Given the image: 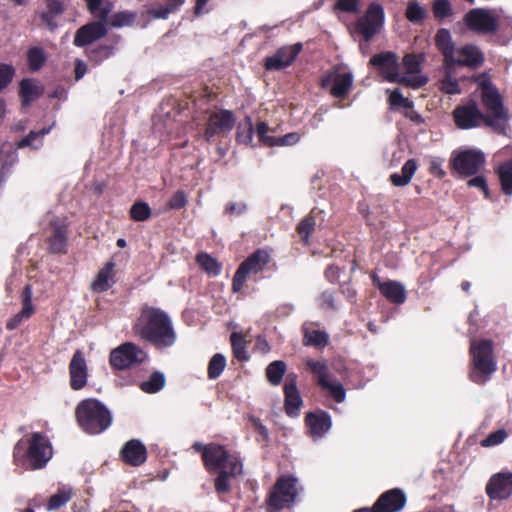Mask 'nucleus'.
<instances>
[{"instance_id":"obj_54","label":"nucleus","mask_w":512,"mask_h":512,"mask_svg":"<svg viewBox=\"0 0 512 512\" xmlns=\"http://www.w3.org/2000/svg\"><path fill=\"white\" fill-rule=\"evenodd\" d=\"M15 73L14 68L11 65L1 63L0 64V90L4 89L9 85L13 79Z\"/></svg>"},{"instance_id":"obj_30","label":"nucleus","mask_w":512,"mask_h":512,"mask_svg":"<svg viewBox=\"0 0 512 512\" xmlns=\"http://www.w3.org/2000/svg\"><path fill=\"white\" fill-rule=\"evenodd\" d=\"M374 283L378 286L380 292L391 302L402 304L406 300L405 287L397 281L380 282L377 276L373 277Z\"/></svg>"},{"instance_id":"obj_57","label":"nucleus","mask_w":512,"mask_h":512,"mask_svg":"<svg viewBox=\"0 0 512 512\" xmlns=\"http://www.w3.org/2000/svg\"><path fill=\"white\" fill-rule=\"evenodd\" d=\"M253 127L251 121L248 119L244 125L239 127L238 141L244 144H249L252 141Z\"/></svg>"},{"instance_id":"obj_19","label":"nucleus","mask_w":512,"mask_h":512,"mask_svg":"<svg viewBox=\"0 0 512 512\" xmlns=\"http://www.w3.org/2000/svg\"><path fill=\"white\" fill-rule=\"evenodd\" d=\"M302 49L301 43L283 46L277 52L265 59L264 66L267 70H281L293 63Z\"/></svg>"},{"instance_id":"obj_28","label":"nucleus","mask_w":512,"mask_h":512,"mask_svg":"<svg viewBox=\"0 0 512 512\" xmlns=\"http://www.w3.org/2000/svg\"><path fill=\"white\" fill-rule=\"evenodd\" d=\"M121 456L125 463L140 466L147 458L146 447L139 440H130L122 448Z\"/></svg>"},{"instance_id":"obj_36","label":"nucleus","mask_w":512,"mask_h":512,"mask_svg":"<svg viewBox=\"0 0 512 512\" xmlns=\"http://www.w3.org/2000/svg\"><path fill=\"white\" fill-rule=\"evenodd\" d=\"M497 175L502 191L506 195H512V159L504 162L497 168Z\"/></svg>"},{"instance_id":"obj_13","label":"nucleus","mask_w":512,"mask_h":512,"mask_svg":"<svg viewBox=\"0 0 512 512\" xmlns=\"http://www.w3.org/2000/svg\"><path fill=\"white\" fill-rule=\"evenodd\" d=\"M235 117L231 111L219 110L210 113L204 138L206 141H211L215 136H222L229 133L235 125Z\"/></svg>"},{"instance_id":"obj_18","label":"nucleus","mask_w":512,"mask_h":512,"mask_svg":"<svg viewBox=\"0 0 512 512\" xmlns=\"http://www.w3.org/2000/svg\"><path fill=\"white\" fill-rule=\"evenodd\" d=\"M370 64L379 70L385 80L399 83L398 61L394 53L385 52L374 55L370 59Z\"/></svg>"},{"instance_id":"obj_4","label":"nucleus","mask_w":512,"mask_h":512,"mask_svg":"<svg viewBox=\"0 0 512 512\" xmlns=\"http://www.w3.org/2000/svg\"><path fill=\"white\" fill-rule=\"evenodd\" d=\"M467 28L478 34L503 32L512 37V17L502 8H474L463 18Z\"/></svg>"},{"instance_id":"obj_1","label":"nucleus","mask_w":512,"mask_h":512,"mask_svg":"<svg viewBox=\"0 0 512 512\" xmlns=\"http://www.w3.org/2000/svg\"><path fill=\"white\" fill-rule=\"evenodd\" d=\"M194 448L202 451L205 467L209 471L218 472L215 479V489L218 493L230 491V481L242 474L243 465L236 454L229 453L223 446L208 444L203 446L195 443Z\"/></svg>"},{"instance_id":"obj_64","label":"nucleus","mask_w":512,"mask_h":512,"mask_svg":"<svg viewBox=\"0 0 512 512\" xmlns=\"http://www.w3.org/2000/svg\"><path fill=\"white\" fill-rule=\"evenodd\" d=\"M298 140H299V136L296 133H289L283 137L276 138V141L278 142L277 145H282V146L295 144L298 142Z\"/></svg>"},{"instance_id":"obj_8","label":"nucleus","mask_w":512,"mask_h":512,"mask_svg":"<svg viewBox=\"0 0 512 512\" xmlns=\"http://www.w3.org/2000/svg\"><path fill=\"white\" fill-rule=\"evenodd\" d=\"M298 480L292 476H281L274 484L267 500V510L278 512L294 503L298 495Z\"/></svg>"},{"instance_id":"obj_27","label":"nucleus","mask_w":512,"mask_h":512,"mask_svg":"<svg viewBox=\"0 0 512 512\" xmlns=\"http://www.w3.org/2000/svg\"><path fill=\"white\" fill-rule=\"evenodd\" d=\"M406 503L405 494L400 489H392L380 496L375 503V508L380 512H397Z\"/></svg>"},{"instance_id":"obj_61","label":"nucleus","mask_w":512,"mask_h":512,"mask_svg":"<svg viewBox=\"0 0 512 512\" xmlns=\"http://www.w3.org/2000/svg\"><path fill=\"white\" fill-rule=\"evenodd\" d=\"M468 185L483 190L485 197H488L489 192L484 177L476 176L468 181Z\"/></svg>"},{"instance_id":"obj_2","label":"nucleus","mask_w":512,"mask_h":512,"mask_svg":"<svg viewBox=\"0 0 512 512\" xmlns=\"http://www.w3.org/2000/svg\"><path fill=\"white\" fill-rule=\"evenodd\" d=\"M135 332L144 340L157 348L172 346L176 341V333L169 316L157 308H145L137 323Z\"/></svg>"},{"instance_id":"obj_60","label":"nucleus","mask_w":512,"mask_h":512,"mask_svg":"<svg viewBox=\"0 0 512 512\" xmlns=\"http://www.w3.org/2000/svg\"><path fill=\"white\" fill-rule=\"evenodd\" d=\"M335 8L345 12H357L359 10L358 0H338Z\"/></svg>"},{"instance_id":"obj_34","label":"nucleus","mask_w":512,"mask_h":512,"mask_svg":"<svg viewBox=\"0 0 512 512\" xmlns=\"http://www.w3.org/2000/svg\"><path fill=\"white\" fill-rule=\"evenodd\" d=\"M43 93L42 87L34 80L24 79L20 83V96L24 105H29Z\"/></svg>"},{"instance_id":"obj_58","label":"nucleus","mask_w":512,"mask_h":512,"mask_svg":"<svg viewBox=\"0 0 512 512\" xmlns=\"http://www.w3.org/2000/svg\"><path fill=\"white\" fill-rule=\"evenodd\" d=\"M307 343L314 346H325L327 344V335L322 331H312L306 334Z\"/></svg>"},{"instance_id":"obj_23","label":"nucleus","mask_w":512,"mask_h":512,"mask_svg":"<svg viewBox=\"0 0 512 512\" xmlns=\"http://www.w3.org/2000/svg\"><path fill=\"white\" fill-rule=\"evenodd\" d=\"M486 492L491 499H506L512 494V473L494 475L486 486Z\"/></svg>"},{"instance_id":"obj_44","label":"nucleus","mask_w":512,"mask_h":512,"mask_svg":"<svg viewBox=\"0 0 512 512\" xmlns=\"http://www.w3.org/2000/svg\"><path fill=\"white\" fill-rule=\"evenodd\" d=\"M226 366V359L222 354H215L208 365V376L211 379L218 378Z\"/></svg>"},{"instance_id":"obj_29","label":"nucleus","mask_w":512,"mask_h":512,"mask_svg":"<svg viewBox=\"0 0 512 512\" xmlns=\"http://www.w3.org/2000/svg\"><path fill=\"white\" fill-rule=\"evenodd\" d=\"M306 424L313 438H320L331 428V417L328 413L319 411L306 415Z\"/></svg>"},{"instance_id":"obj_59","label":"nucleus","mask_w":512,"mask_h":512,"mask_svg":"<svg viewBox=\"0 0 512 512\" xmlns=\"http://www.w3.org/2000/svg\"><path fill=\"white\" fill-rule=\"evenodd\" d=\"M48 11L44 14V19L59 15L63 12V5L59 0H47Z\"/></svg>"},{"instance_id":"obj_16","label":"nucleus","mask_w":512,"mask_h":512,"mask_svg":"<svg viewBox=\"0 0 512 512\" xmlns=\"http://www.w3.org/2000/svg\"><path fill=\"white\" fill-rule=\"evenodd\" d=\"M456 125L461 129H471L486 123L485 115L474 102L458 106L453 112Z\"/></svg>"},{"instance_id":"obj_53","label":"nucleus","mask_w":512,"mask_h":512,"mask_svg":"<svg viewBox=\"0 0 512 512\" xmlns=\"http://www.w3.org/2000/svg\"><path fill=\"white\" fill-rule=\"evenodd\" d=\"M268 131L269 127L265 122H259L257 124L256 132L259 140L268 146H275L278 144L276 137L268 136Z\"/></svg>"},{"instance_id":"obj_39","label":"nucleus","mask_w":512,"mask_h":512,"mask_svg":"<svg viewBox=\"0 0 512 512\" xmlns=\"http://www.w3.org/2000/svg\"><path fill=\"white\" fill-rule=\"evenodd\" d=\"M133 21H134V15L132 13L117 12L111 16L108 15L107 18L104 20V23H105V28L107 26L120 28V27L131 25L133 23Z\"/></svg>"},{"instance_id":"obj_38","label":"nucleus","mask_w":512,"mask_h":512,"mask_svg":"<svg viewBox=\"0 0 512 512\" xmlns=\"http://www.w3.org/2000/svg\"><path fill=\"white\" fill-rule=\"evenodd\" d=\"M286 372V364L283 361L277 360L270 363L266 368V375L268 381L272 385H278Z\"/></svg>"},{"instance_id":"obj_63","label":"nucleus","mask_w":512,"mask_h":512,"mask_svg":"<svg viewBox=\"0 0 512 512\" xmlns=\"http://www.w3.org/2000/svg\"><path fill=\"white\" fill-rule=\"evenodd\" d=\"M171 13H173V11L170 10L167 4L151 10L152 16L158 19H166Z\"/></svg>"},{"instance_id":"obj_51","label":"nucleus","mask_w":512,"mask_h":512,"mask_svg":"<svg viewBox=\"0 0 512 512\" xmlns=\"http://www.w3.org/2000/svg\"><path fill=\"white\" fill-rule=\"evenodd\" d=\"M425 9L422 8L417 2H410L406 10V17L409 21L417 23L424 19Z\"/></svg>"},{"instance_id":"obj_24","label":"nucleus","mask_w":512,"mask_h":512,"mask_svg":"<svg viewBox=\"0 0 512 512\" xmlns=\"http://www.w3.org/2000/svg\"><path fill=\"white\" fill-rule=\"evenodd\" d=\"M285 393V410L291 417L299 415L302 399L296 386V376L294 374L287 375L284 384Z\"/></svg>"},{"instance_id":"obj_52","label":"nucleus","mask_w":512,"mask_h":512,"mask_svg":"<svg viewBox=\"0 0 512 512\" xmlns=\"http://www.w3.org/2000/svg\"><path fill=\"white\" fill-rule=\"evenodd\" d=\"M433 13L437 19L450 16L452 14L450 2L448 0H435L433 3Z\"/></svg>"},{"instance_id":"obj_11","label":"nucleus","mask_w":512,"mask_h":512,"mask_svg":"<svg viewBox=\"0 0 512 512\" xmlns=\"http://www.w3.org/2000/svg\"><path fill=\"white\" fill-rule=\"evenodd\" d=\"M269 262V254L264 250H257L250 255L237 269L232 288L234 292L242 289L247 275L261 272Z\"/></svg>"},{"instance_id":"obj_20","label":"nucleus","mask_w":512,"mask_h":512,"mask_svg":"<svg viewBox=\"0 0 512 512\" xmlns=\"http://www.w3.org/2000/svg\"><path fill=\"white\" fill-rule=\"evenodd\" d=\"M353 83V75L348 71L335 70L322 80V86L331 84L330 93L337 98L344 97L350 90Z\"/></svg>"},{"instance_id":"obj_37","label":"nucleus","mask_w":512,"mask_h":512,"mask_svg":"<svg viewBox=\"0 0 512 512\" xmlns=\"http://www.w3.org/2000/svg\"><path fill=\"white\" fill-rule=\"evenodd\" d=\"M88 10L99 20H105L113 10L109 0H86Z\"/></svg>"},{"instance_id":"obj_40","label":"nucleus","mask_w":512,"mask_h":512,"mask_svg":"<svg viewBox=\"0 0 512 512\" xmlns=\"http://www.w3.org/2000/svg\"><path fill=\"white\" fill-rule=\"evenodd\" d=\"M51 127L43 128L40 131H31L26 137H24L18 144V147L30 146L34 149H38L42 145V138L48 134Z\"/></svg>"},{"instance_id":"obj_3","label":"nucleus","mask_w":512,"mask_h":512,"mask_svg":"<svg viewBox=\"0 0 512 512\" xmlns=\"http://www.w3.org/2000/svg\"><path fill=\"white\" fill-rule=\"evenodd\" d=\"M52 446L46 436L32 433L27 441L20 440L14 447V461L25 470H38L52 458Z\"/></svg>"},{"instance_id":"obj_48","label":"nucleus","mask_w":512,"mask_h":512,"mask_svg":"<svg viewBox=\"0 0 512 512\" xmlns=\"http://www.w3.org/2000/svg\"><path fill=\"white\" fill-rule=\"evenodd\" d=\"M187 202L188 200L186 193L182 190H178L168 200L164 208V211L181 209L186 206Z\"/></svg>"},{"instance_id":"obj_32","label":"nucleus","mask_w":512,"mask_h":512,"mask_svg":"<svg viewBox=\"0 0 512 512\" xmlns=\"http://www.w3.org/2000/svg\"><path fill=\"white\" fill-rule=\"evenodd\" d=\"M436 45L444 56V62L452 60L457 47L454 46L450 32L447 29L438 30L435 37Z\"/></svg>"},{"instance_id":"obj_35","label":"nucleus","mask_w":512,"mask_h":512,"mask_svg":"<svg viewBox=\"0 0 512 512\" xmlns=\"http://www.w3.org/2000/svg\"><path fill=\"white\" fill-rule=\"evenodd\" d=\"M113 268L114 263L109 262L101 269L92 284V288L96 292H103L108 290L113 284Z\"/></svg>"},{"instance_id":"obj_14","label":"nucleus","mask_w":512,"mask_h":512,"mask_svg":"<svg viewBox=\"0 0 512 512\" xmlns=\"http://www.w3.org/2000/svg\"><path fill=\"white\" fill-rule=\"evenodd\" d=\"M485 162V156L480 150L468 149L454 155L453 168L460 174L470 176L476 174Z\"/></svg>"},{"instance_id":"obj_43","label":"nucleus","mask_w":512,"mask_h":512,"mask_svg":"<svg viewBox=\"0 0 512 512\" xmlns=\"http://www.w3.org/2000/svg\"><path fill=\"white\" fill-rule=\"evenodd\" d=\"M28 64L31 70H39L46 61V56L43 49L33 47L28 51L27 54Z\"/></svg>"},{"instance_id":"obj_5","label":"nucleus","mask_w":512,"mask_h":512,"mask_svg":"<svg viewBox=\"0 0 512 512\" xmlns=\"http://www.w3.org/2000/svg\"><path fill=\"white\" fill-rule=\"evenodd\" d=\"M476 82L481 89L482 102L487 111V115H485L486 125L497 133L505 134L509 115L503 106L498 90L484 74L480 75Z\"/></svg>"},{"instance_id":"obj_7","label":"nucleus","mask_w":512,"mask_h":512,"mask_svg":"<svg viewBox=\"0 0 512 512\" xmlns=\"http://www.w3.org/2000/svg\"><path fill=\"white\" fill-rule=\"evenodd\" d=\"M492 342L489 340H472L470 353L472 356V369L470 378L478 384L485 383L496 370V363L492 357Z\"/></svg>"},{"instance_id":"obj_41","label":"nucleus","mask_w":512,"mask_h":512,"mask_svg":"<svg viewBox=\"0 0 512 512\" xmlns=\"http://www.w3.org/2000/svg\"><path fill=\"white\" fill-rule=\"evenodd\" d=\"M165 385L164 374L154 372L147 381L141 383V389L146 393H156Z\"/></svg>"},{"instance_id":"obj_22","label":"nucleus","mask_w":512,"mask_h":512,"mask_svg":"<svg viewBox=\"0 0 512 512\" xmlns=\"http://www.w3.org/2000/svg\"><path fill=\"white\" fill-rule=\"evenodd\" d=\"M32 287L31 285H26L20 295V300L22 304L21 310L11 317L7 323L6 328L10 331L18 328L24 321H27L32 317L35 312V307L32 303Z\"/></svg>"},{"instance_id":"obj_9","label":"nucleus","mask_w":512,"mask_h":512,"mask_svg":"<svg viewBox=\"0 0 512 512\" xmlns=\"http://www.w3.org/2000/svg\"><path fill=\"white\" fill-rule=\"evenodd\" d=\"M307 366L317 376L318 384L322 389L326 390L336 402L341 403L345 400L346 391L343 385L331 377L324 361L308 360Z\"/></svg>"},{"instance_id":"obj_10","label":"nucleus","mask_w":512,"mask_h":512,"mask_svg":"<svg viewBox=\"0 0 512 512\" xmlns=\"http://www.w3.org/2000/svg\"><path fill=\"white\" fill-rule=\"evenodd\" d=\"M146 358L147 354L144 350L128 342L111 351L110 364L116 369L123 370L141 364Z\"/></svg>"},{"instance_id":"obj_17","label":"nucleus","mask_w":512,"mask_h":512,"mask_svg":"<svg viewBox=\"0 0 512 512\" xmlns=\"http://www.w3.org/2000/svg\"><path fill=\"white\" fill-rule=\"evenodd\" d=\"M452 58L453 59L449 60L447 63H452L456 67L466 66L476 69L484 62V55L482 51L472 44L457 47Z\"/></svg>"},{"instance_id":"obj_56","label":"nucleus","mask_w":512,"mask_h":512,"mask_svg":"<svg viewBox=\"0 0 512 512\" xmlns=\"http://www.w3.org/2000/svg\"><path fill=\"white\" fill-rule=\"evenodd\" d=\"M247 211L245 202H228L224 207V214L228 216L243 215Z\"/></svg>"},{"instance_id":"obj_12","label":"nucleus","mask_w":512,"mask_h":512,"mask_svg":"<svg viewBox=\"0 0 512 512\" xmlns=\"http://www.w3.org/2000/svg\"><path fill=\"white\" fill-rule=\"evenodd\" d=\"M384 23L383 8L377 3H371L366 14L359 18L356 24V31L368 42L379 32Z\"/></svg>"},{"instance_id":"obj_55","label":"nucleus","mask_w":512,"mask_h":512,"mask_svg":"<svg viewBox=\"0 0 512 512\" xmlns=\"http://www.w3.org/2000/svg\"><path fill=\"white\" fill-rule=\"evenodd\" d=\"M507 437V432L503 429L497 430L489 434L483 441L482 446L490 447L501 444Z\"/></svg>"},{"instance_id":"obj_33","label":"nucleus","mask_w":512,"mask_h":512,"mask_svg":"<svg viewBox=\"0 0 512 512\" xmlns=\"http://www.w3.org/2000/svg\"><path fill=\"white\" fill-rule=\"evenodd\" d=\"M417 168L418 165L415 159L407 160L401 168V173H394L390 176L392 184L398 187L408 185Z\"/></svg>"},{"instance_id":"obj_42","label":"nucleus","mask_w":512,"mask_h":512,"mask_svg":"<svg viewBox=\"0 0 512 512\" xmlns=\"http://www.w3.org/2000/svg\"><path fill=\"white\" fill-rule=\"evenodd\" d=\"M197 262L203 270L210 275L216 276L220 273L221 267L210 255L201 253L197 256Z\"/></svg>"},{"instance_id":"obj_21","label":"nucleus","mask_w":512,"mask_h":512,"mask_svg":"<svg viewBox=\"0 0 512 512\" xmlns=\"http://www.w3.org/2000/svg\"><path fill=\"white\" fill-rule=\"evenodd\" d=\"M70 386L73 390H80L87 384L88 368L84 354L77 350L69 363Z\"/></svg>"},{"instance_id":"obj_26","label":"nucleus","mask_w":512,"mask_h":512,"mask_svg":"<svg viewBox=\"0 0 512 512\" xmlns=\"http://www.w3.org/2000/svg\"><path fill=\"white\" fill-rule=\"evenodd\" d=\"M438 88L446 94H459V76L457 67L452 63H445L439 72Z\"/></svg>"},{"instance_id":"obj_6","label":"nucleus","mask_w":512,"mask_h":512,"mask_svg":"<svg viewBox=\"0 0 512 512\" xmlns=\"http://www.w3.org/2000/svg\"><path fill=\"white\" fill-rule=\"evenodd\" d=\"M78 425L88 434H100L112 423L107 407L96 399L82 400L75 410Z\"/></svg>"},{"instance_id":"obj_49","label":"nucleus","mask_w":512,"mask_h":512,"mask_svg":"<svg viewBox=\"0 0 512 512\" xmlns=\"http://www.w3.org/2000/svg\"><path fill=\"white\" fill-rule=\"evenodd\" d=\"M389 102L392 108L402 107L407 110H411L413 102L408 98H405L399 90H394L390 93Z\"/></svg>"},{"instance_id":"obj_47","label":"nucleus","mask_w":512,"mask_h":512,"mask_svg":"<svg viewBox=\"0 0 512 512\" xmlns=\"http://www.w3.org/2000/svg\"><path fill=\"white\" fill-rule=\"evenodd\" d=\"M315 210H312L310 215L304 218L298 225V233L302 237L304 241H307L310 234L313 232L314 227L316 225V221L314 218Z\"/></svg>"},{"instance_id":"obj_50","label":"nucleus","mask_w":512,"mask_h":512,"mask_svg":"<svg viewBox=\"0 0 512 512\" xmlns=\"http://www.w3.org/2000/svg\"><path fill=\"white\" fill-rule=\"evenodd\" d=\"M231 341L235 357L241 361L247 360L248 356L245 351V341L243 337L233 333L231 336Z\"/></svg>"},{"instance_id":"obj_25","label":"nucleus","mask_w":512,"mask_h":512,"mask_svg":"<svg viewBox=\"0 0 512 512\" xmlns=\"http://www.w3.org/2000/svg\"><path fill=\"white\" fill-rule=\"evenodd\" d=\"M107 29L103 20L91 22L81 27L75 35L74 44L78 47H83L92 43L93 41L105 36Z\"/></svg>"},{"instance_id":"obj_15","label":"nucleus","mask_w":512,"mask_h":512,"mask_svg":"<svg viewBox=\"0 0 512 512\" xmlns=\"http://www.w3.org/2000/svg\"><path fill=\"white\" fill-rule=\"evenodd\" d=\"M420 58L414 54H408L403 59V72H399V83L414 89L424 86L428 78L420 73Z\"/></svg>"},{"instance_id":"obj_46","label":"nucleus","mask_w":512,"mask_h":512,"mask_svg":"<svg viewBox=\"0 0 512 512\" xmlns=\"http://www.w3.org/2000/svg\"><path fill=\"white\" fill-rule=\"evenodd\" d=\"M71 499V490L62 489L52 495L48 502V510H56L65 505Z\"/></svg>"},{"instance_id":"obj_45","label":"nucleus","mask_w":512,"mask_h":512,"mask_svg":"<svg viewBox=\"0 0 512 512\" xmlns=\"http://www.w3.org/2000/svg\"><path fill=\"white\" fill-rule=\"evenodd\" d=\"M151 215V209L145 202H136L130 209V216L135 221H145Z\"/></svg>"},{"instance_id":"obj_62","label":"nucleus","mask_w":512,"mask_h":512,"mask_svg":"<svg viewBox=\"0 0 512 512\" xmlns=\"http://www.w3.org/2000/svg\"><path fill=\"white\" fill-rule=\"evenodd\" d=\"M319 303L321 307L324 308H334V297L333 294L329 291H325L321 294L319 298Z\"/></svg>"},{"instance_id":"obj_31","label":"nucleus","mask_w":512,"mask_h":512,"mask_svg":"<svg viewBox=\"0 0 512 512\" xmlns=\"http://www.w3.org/2000/svg\"><path fill=\"white\" fill-rule=\"evenodd\" d=\"M51 226L53 232L49 239L50 250L54 253H61L66 246L65 223L59 219H55L51 220Z\"/></svg>"}]
</instances>
